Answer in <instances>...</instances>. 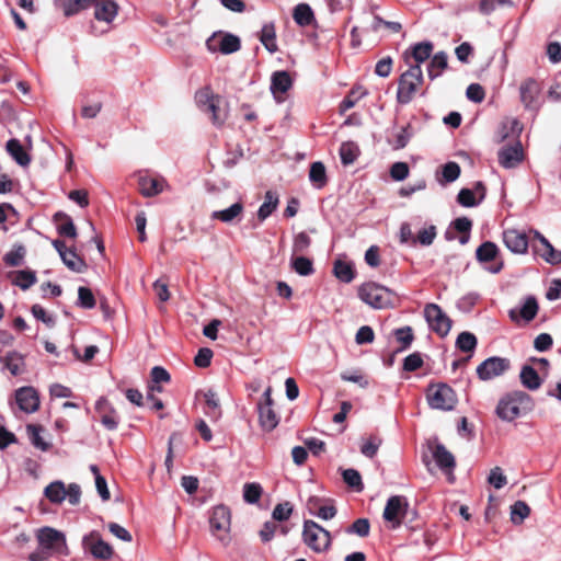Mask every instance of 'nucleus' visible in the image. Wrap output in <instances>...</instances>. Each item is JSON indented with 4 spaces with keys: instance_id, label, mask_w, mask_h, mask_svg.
Returning <instances> with one entry per match:
<instances>
[{
    "instance_id": "f257e3e1",
    "label": "nucleus",
    "mask_w": 561,
    "mask_h": 561,
    "mask_svg": "<svg viewBox=\"0 0 561 561\" xmlns=\"http://www.w3.org/2000/svg\"><path fill=\"white\" fill-rule=\"evenodd\" d=\"M534 409L531 397L525 391L516 390L504 396L497 403L496 415L506 422L527 414Z\"/></svg>"
},
{
    "instance_id": "f03ea898",
    "label": "nucleus",
    "mask_w": 561,
    "mask_h": 561,
    "mask_svg": "<svg viewBox=\"0 0 561 561\" xmlns=\"http://www.w3.org/2000/svg\"><path fill=\"white\" fill-rule=\"evenodd\" d=\"M358 296L365 304L375 309L392 308L398 300L393 290L375 282L363 284L358 289Z\"/></svg>"
},
{
    "instance_id": "7ed1b4c3",
    "label": "nucleus",
    "mask_w": 561,
    "mask_h": 561,
    "mask_svg": "<svg viewBox=\"0 0 561 561\" xmlns=\"http://www.w3.org/2000/svg\"><path fill=\"white\" fill-rule=\"evenodd\" d=\"M37 548L48 552V554L67 557L69 549L66 536L62 531L53 527L45 526L36 531Z\"/></svg>"
},
{
    "instance_id": "20e7f679",
    "label": "nucleus",
    "mask_w": 561,
    "mask_h": 561,
    "mask_svg": "<svg viewBox=\"0 0 561 561\" xmlns=\"http://www.w3.org/2000/svg\"><path fill=\"white\" fill-rule=\"evenodd\" d=\"M424 81L422 68L419 65H410L399 78L397 101L400 104L410 103L420 85Z\"/></svg>"
},
{
    "instance_id": "39448f33",
    "label": "nucleus",
    "mask_w": 561,
    "mask_h": 561,
    "mask_svg": "<svg viewBox=\"0 0 561 561\" xmlns=\"http://www.w3.org/2000/svg\"><path fill=\"white\" fill-rule=\"evenodd\" d=\"M304 542L316 552L327 551L331 546V534L311 519L304 522Z\"/></svg>"
},
{
    "instance_id": "423d86ee",
    "label": "nucleus",
    "mask_w": 561,
    "mask_h": 561,
    "mask_svg": "<svg viewBox=\"0 0 561 561\" xmlns=\"http://www.w3.org/2000/svg\"><path fill=\"white\" fill-rule=\"evenodd\" d=\"M426 397L430 407L435 410L450 411L457 403L455 391L446 383L430 386Z\"/></svg>"
},
{
    "instance_id": "0eeeda50",
    "label": "nucleus",
    "mask_w": 561,
    "mask_h": 561,
    "mask_svg": "<svg viewBox=\"0 0 561 561\" xmlns=\"http://www.w3.org/2000/svg\"><path fill=\"white\" fill-rule=\"evenodd\" d=\"M272 388L267 387L262 396V400L257 402L256 410L259 413V423L263 431L271 432L279 423V416L273 409Z\"/></svg>"
},
{
    "instance_id": "6e6552de",
    "label": "nucleus",
    "mask_w": 561,
    "mask_h": 561,
    "mask_svg": "<svg viewBox=\"0 0 561 561\" xmlns=\"http://www.w3.org/2000/svg\"><path fill=\"white\" fill-rule=\"evenodd\" d=\"M425 320L432 331L439 336H446L451 329L450 318L436 304H427L424 308Z\"/></svg>"
},
{
    "instance_id": "1a4fd4ad",
    "label": "nucleus",
    "mask_w": 561,
    "mask_h": 561,
    "mask_svg": "<svg viewBox=\"0 0 561 561\" xmlns=\"http://www.w3.org/2000/svg\"><path fill=\"white\" fill-rule=\"evenodd\" d=\"M409 507L408 500L402 495H392L387 500L382 517L391 523L393 529L400 527Z\"/></svg>"
},
{
    "instance_id": "9d476101",
    "label": "nucleus",
    "mask_w": 561,
    "mask_h": 561,
    "mask_svg": "<svg viewBox=\"0 0 561 561\" xmlns=\"http://www.w3.org/2000/svg\"><path fill=\"white\" fill-rule=\"evenodd\" d=\"M511 368L508 358L492 356L484 359L477 367V375L479 379L486 381L504 375Z\"/></svg>"
},
{
    "instance_id": "9b49d317",
    "label": "nucleus",
    "mask_w": 561,
    "mask_h": 561,
    "mask_svg": "<svg viewBox=\"0 0 561 561\" xmlns=\"http://www.w3.org/2000/svg\"><path fill=\"white\" fill-rule=\"evenodd\" d=\"M499 255V248L492 241L483 242L476 251V259L481 264L491 263V265L485 266V268L492 273L497 274L502 271L504 264L503 261H496Z\"/></svg>"
},
{
    "instance_id": "f8f14e48",
    "label": "nucleus",
    "mask_w": 561,
    "mask_h": 561,
    "mask_svg": "<svg viewBox=\"0 0 561 561\" xmlns=\"http://www.w3.org/2000/svg\"><path fill=\"white\" fill-rule=\"evenodd\" d=\"M84 551L90 552L96 559H110L114 551L113 548L105 542L98 531H91L82 539Z\"/></svg>"
},
{
    "instance_id": "ddd939ff",
    "label": "nucleus",
    "mask_w": 561,
    "mask_h": 561,
    "mask_svg": "<svg viewBox=\"0 0 561 561\" xmlns=\"http://www.w3.org/2000/svg\"><path fill=\"white\" fill-rule=\"evenodd\" d=\"M499 163L505 169L516 168L524 160V151L519 140L503 146L497 152Z\"/></svg>"
},
{
    "instance_id": "4468645a",
    "label": "nucleus",
    "mask_w": 561,
    "mask_h": 561,
    "mask_svg": "<svg viewBox=\"0 0 561 561\" xmlns=\"http://www.w3.org/2000/svg\"><path fill=\"white\" fill-rule=\"evenodd\" d=\"M18 408L24 413H34L39 408V397L33 387H21L14 393Z\"/></svg>"
},
{
    "instance_id": "2eb2a0df",
    "label": "nucleus",
    "mask_w": 561,
    "mask_h": 561,
    "mask_svg": "<svg viewBox=\"0 0 561 561\" xmlns=\"http://www.w3.org/2000/svg\"><path fill=\"white\" fill-rule=\"evenodd\" d=\"M433 48L434 45L430 41L416 43L403 53L404 61L409 66L419 65L421 67V64L431 57Z\"/></svg>"
},
{
    "instance_id": "dca6fc26",
    "label": "nucleus",
    "mask_w": 561,
    "mask_h": 561,
    "mask_svg": "<svg viewBox=\"0 0 561 561\" xmlns=\"http://www.w3.org/2000/svg\"><path fill=\"white\" fill-rule=\"evenodd\" d=\"M307 508L311 515L323 520L334 518L337 513L331 500H323L318 496H310L308 499Z\"/></svg>"
},
{
    "instance_id": "f3484780",
    "label": "nucleus",
    "mask_w": 561,
    "mask_h": 561,
    "mask_svg": "<svg viewBox=\"0 0 561 561\" xmlns=\"http://www.w3.org/2000/svg\"><path fill=\"white\" fill-rule=\"evenodd\" d=\"M414 134L415 130L410 123L401 127L393 126L390 130V136L387 138V142L392 149L400 150L408 146Z\"/></svg>"
},
{
    "instance_id": "a211bd4d",
    "label": "nucleus",
    "mask_w": 561,
    "mask_h": 561,
    "mask_svg": "<svg viewBox=\"0 0 561 561\" xmlns=\"http://www.w3.org/2000/svg\"><path fill=\"white\" fill-rule=\"evenodd\" d=\"M167 182L163 178L140 174L138 176V190L145 197H153L163 192Z\"/></svg>"
},
{
    "instance_id": "6ab92c4d",
    "label": "nucleus",
    "mask_w": 561,
    "mask_h": 561,
    "mask_svg": "<svg viewBox=\"0 0 561 561\" xmlns=\"http://www.w3.org/2000/svg\"><path fill=\"white\" fill-rule=\"evenodd\" d=\"M503 242L513 253L523 254L528 249V238L524 232L515 229L505 230L503 232Z\"/></svg>"
},
{
    "instance_id": "aec40b11",
    "label": "nucleus",
    "mask_w": 561,
    "mask_h": 561,
    "mask_svg": "<svg viewBox=\"0 0 561 561\" xmlns=\"http://www.w3.org/2000/svg\"><path fill=\"white\" fill-rule=\"evenodd\" d=\"M230 511L225 505H217L213 508L209 517V525L211 530L227 533L230 529Z\"/></svg>"
},
{
    "instance_id": "412c9836",
    "label": "nucleus",
    "mask_w": 561,
    "mask_h": 561,
    "mask_svg": "<svg viewBox=\"0 0 561 561\" xmlns=\"http://www.w3.org/2000/svg\"><path fill=\"white\" fill-rule=\"evenodd\" d=\"M93 7L98 21L111 23L117 16L118 4L114 0H95Z\"/></svg>"
},
{
    "instance_id": "4be33fe9",
    "label": "nucleus",
    "mask_w": 561,
    "mask_h": 561,
    "mask_svg": "<svg viewBox=\"0 0 561 561\" xmlns=\"http://www.w3.org/2000/svg\"><path fill=\"white\" fill-rule=\"evenodd\" d=\"M540 88L538 82L533 79H526L519 88L520 101L526 108L533 110L536 107V101L539 95Z\"/></svg>"
},
{
    "instance_id": "5701e85b",
    "label": "nucleus",
    "mask_w": 561,
    "mask_h": 561,
    "mask_svg": "<svg viewBox=\"0 0 561 561\" xmlns=\"http://www.w3.org/2000/svg\"><path fill=\"white\" fill-rule=\"evenodd\" d=\"M207 47L209 50L218 49L221 54L229 55L241 48V41L237 35L226 33L220 37L218 48L213 47L210 39L207 41Z\"/></svg>"
},
{
    "instance_id": "b1692460",
    "label": "nucleus",
    "mask_w": 561,
    "mask_h": 561,
    "mask_svg": "<svg viewBox=\"0 0 561 561\" xmlns=\"http://www.w3.org/2000/svg\"><path fill=\"white\" fill-rule=\"evenodd\" d=\"M433 457L436 465L442 470H453L456 466L455 457L440 443L436 444L433 450Z\"/></svg>"
},
{
    "instance_id": "393cba45",
    "label": "nucleus",
    "mask_w": 561,
    "mask_h": 561,
    "mask_svg": "<svg viewBox=\"0 0 561 561\" xmlns=\"http://www.w3.org/2000/svg\"><path fill=\"white\" fill-rule=\"evenodd\" d=\"M519 378L522 385L531 391L539 389L542 383L537 370L529 365H524L522 367Z\"/></svg>"
},
{
    "instance_id": "a878e982",
    "label": "nucleus",
    "mask_w": 561,
    "mask_h": 561,
    "mask_svg": "<svg viewBox=\"0 0 561 561\" xmlns=\"http://www.w3.org/2000/svg\"><path fill=\"white\" fill-rule=\"evenodd\" d=\"M5 147L9 154L14 159V161L22 167H26L30 164L31 158L23 149V146L21 145L20 140L12 138L8 140Z\"/></svg>"
},
{
    "instance_id": "bb28decb",
    "label": "nucleus",
    "mask_w": 561,
    "mask_h": 561,
    "mask_svg": "<svg viewBox=\"0 0 561 561\" xmlns=\"http://www.w3.org/2000/svg\"><path fill=\"white\" fill-rule=\"evenodd\" d=\"M242 213H243V204L240 202H237L226 209L213 211L211 218L220 220L226 224H230L234 219L240 218Z\"/></svg>"
},
{
    "instance_id": "cd10ccee",
    "label": "nucleus",
    "mask_w": 561,
    "mask_h": 561,
    "mask_svg": "<svg viewBox=\"0 0 561 561\" xmlns=\"http://www.w3.org/2000/svg\"><path fill=\"white\" fill-rule=\"evenodd\" d=\"M222 99L217 95L215 101L209 103L203 112L210 114V119L213 124L217 127H220L225 124L227 119V112L221 108Z\"/></svg>"
},
{
    "instance_id": "c85d7f7f",
    "label": "nucleus",
    "mask_w": 561,
    "mask_h": 561,
    "mask_svg": "<svg viewBox=\"0 0 561 561\" xmlns=\"http://www.w3.org/2000/svg\"><path fill=\"white\" fill-rule=\"evenodd\" d=\"M260 41L270 53L274 54L277 51L276 31L273 22L265 23L262 26Z\"/></svg>"
},
{
    "instance_id": "c756f323",
    "label": "nucleus",
    "mask_w": 561,
    "mask_h": 561,
    "mask_svg": "<svg viewBox=\"0 0 561 561\" xmlns=\"http://www.w3.org/2000/svg\"><path fill=\"white\" fill-rule=\"evenodd\" d=\"M293 81L287 71H276L272 75L271 91L276 93H286L291 88Z\"/></svg>"
},
{
    "instance_id": "7c9ffc66",
    "label": "nucleus",
    "mask_w": 561,
    "mask_h": 561,
    "mask_svg": "<svg viewBox=\"0 0 561 561\" xmlns=\"http://www.w3.org/2000/svg\"><path fill=\"white\" fill-rule=\"evenodd\" d=\"M309 180H310L311 184L318 190H320L327 185V183H328L327 170L322 162L317 161V162L311 163L310 170H309Z\"/></svg>"
},
{
    "instance_id": "2f4dec72",
    "label": "nucleus",
    "mask_w": 561,
    "mask_h": 561,
    "mask_svg": "<svg viewBox=\"0 0 561 561\" xmlns=\"http://www.w3.org/2000/svg\"><path fill=\"white\" fill-rule=\"evenodd\" d=\"M1 360H3L4 367L13 376L21 375L24 371V358L18 352H9Z\"/></svg>"
},
{
    "instance_id": "473e14b6",
    "label": "nucleus",
    "mask_w": 561,
    "mask_h": 561,
    "mask_svg": "<svg viewBox=\"0 0 561 561\" xmlns=\"http://www.w3.org/2000/svg\"><path fill=\"white\" fill-rule=\"evenodd\" d=\"M293 18L299 26H308L314 21L313 11L307 3L297 4L293 11Z\"/></svg>"
},
{
    "instance_id": "72a5a7b5",
    "label": "nucleus",
    "mask_w": 561,
    "mask_h": 561,
    "mask_svg": "<svg viewBox=\"0 0 561 561\" xmlns=\"http://www.w3.org/2000/svg\"><path fill=\"white\" fill-rule=\"evenodd\" d=\"M447 68V54L445 51L436 53L428 66H427V75L431 80L436 79L440 76L442 71Z\"/></svg>"
},
{
    "instance_id": "f704fd0d",
    "label": "nucleus",
    "mask_w": 561,
    "mask_h": 561,
    "mask_svg": "<svg viewBox=\"0 0 561 561\" xmlns=\"http://www.w3.org/2000/svg\"><path fill=\"white\" fill-rule=\"evenodd\" d=\"M60 259L62 263L72 272L83 273L87 268L84 260L81 259L73 249L61 253Z\"/></svg>"
},
{
    "instance_id": "c9c22d12",
    "label": "nucleus",
    "mask_w": 561,
    "mask_h": 561,
    "mask_svg": "<svg viewBox=\"0 0 561 561\" xmlns=\"http://www.w3.org/2000/svg\"><path fill=\"white\" fill-rule=\"evenodd\" d=\"M277 194L272 191H267L265 193L264 202L257 210V218L260 219V221H264L267 217H270L273 214V211L277 208Z\"/></svg>"
},
{
    "instance_id": "e433bc0d",
    "label": "nucleus",
    "mask_w": 561,
    "mask_h": 561,
    "mask_svg": "<svg viewBox=\"0 0 561 561\" xmlns=\"http://www.w3.org/2000/svg\"><path fill=\"white\" fill-rule=\"evenodd\" d=\"M95 0H62L61 9L65 16L69 18L93 5Z\"/></svg>"
},
{
    "instance_id": "4c0bfd02",
    "label": "nucleus",
    "mask_w": 561,
    "mask_h": 561,
    "mask_svg": "<svg viewBox=\"0 0 561 561\" xmlns=\"http://www.w3.org/2000/svg\"><path fill=\"white\" fill-rule=\"evenodd\" d=\"M290 266L300 276H309L314 273L312 260L304 255H293L290 259Z\"/></svg>"
},
{
    "instance_id": "58836bf2",
    "label": "nucleus",
    "mask_w": 561,
    "mask_h": 561,
    "mask_svg": "<svg viewBox=\"0 0 561 561\" xmlns=\"http://www.w3.org/2000/svg\"><path fill=\"white\" fill-rule=\"evenodd\" d=\"M45 496L54 504H59L66 499V488L64 482L54 481L44 490Z\"/></svg>"
},
{
    "instance_id": "ea45409f",
    "label": "nucleus",
    "mask_w": 561,
    "mask_h": 561,
    "mask_svg": "<svg viewBox=\"0 0 561 561\" xmlns=\"http://www.w3.org/2000/svg\"><path fill=\"white\" fill-rule=\"evenodd\" d=\"M13 275L14 279L12 283L22 290L28 289L37 280L35 272L30 270L15 271Z\"/></svg>"
},
{
    "instance_id": "a19ab883",
    "label": "nucleus",
    "mask_w": 561,
    "mask_h": 561,
    "mask_svg": "<svg viewBox=\"0 0 561 561\" xmlns=\"http://www.w3.org/2000/svg\"><path fill=\"white\" fill-rule=\"evenodd\" d=\"M26 249L23 244H14L13 248L3 256V262L8 266H20L23 263Z\"/></svg>"
},
{
    "instance_id": "79ce46f5",
    "label": "nucleus",
    "mask_w": 561,
    "mask_h": 561,
    "mask_svg": "<svg viewBox=\"0 0 561 561\" xmlns=\"http://www.w3.org/2000/svg\"><path fill=\"white\" fill-rule=\"evenodd\" d=\"M333 273L334 276L343 283H351L355 277L353 266L341 260H337L334 263Z\"/></svg>"
},
{
    "instance_id": "37998d69",
    "label": "nucleus",
    "mask_w": 561,
    "mask_h": 561,
    "mask_svg": "<svg viewBox=\"0 0 561 561\" xmlns=\"http://www.w3.org/2000/svg\"><path fill=\"white\" fill-rule=\"evenodd\" d=\"M478 344L476 335L463 331L456 339V347L465 353H473Z\"/></svg>"
},
{
    "instance_id": "c03bdc74",
    "label": "nucleus",
    "mask_w": 561,
    "mask_h": 561,
    "mask_svg": "<svg viewBox=\"0 0 561 561\" xmlns=\"http://www.w3.org/2000/svg\"><path fill=\"white\" fill-rule=\"evenodd\" d=\"M357 156H358V147L354 142L346 141L341 145L340 158H341L342 164L350 165V164L354 163Z\"/></svg>"
},
{
    "instance_id": "a18cd8bd",
    "label": "nucleus",
    "mask_w": 561,
    "mask_h": 561,
    "mask_svg": "<svg viewBox=\"0 0 561 561\" xmlns=\"http://www.w3.org/2000/svg\"><path fill=\"white\" fill-rule=\"evenodd\" d=\"M529 514L530 508L523 501H517L511 506V520L515 525L522 524Z\"/></svg>"
},
{
    "instance_id": "49530a36",
    "label": "nucleus",
    "mask_w": 561,
    "mask_h": 561,
    "mask_svg": "<svg viewBox=\"0 0 561 561\" xmlns=\"http://www.w3.org/2000/svg\"><path fill=\"white\" fill-rule=\"evenodd\" d=\"M436 236V227L434 225H430L417 232L416 238L412 240V244L420 243L423 247H428L434 242Z\"/></svg>"
},
{
    "instance_id": "de8ad7c7",
    "label": "nucleus",
    "mask_w": 561,
    "mask_h": 561,
    "mask_svg": "<svg viewBox=\"0 0 561 561\" xmlns=\"http://www.w3.org/2000/svg\"><path fill=\"white\" fill-rule=\"evenodd\" d=\"M41 432V426L33 424L27 425V433L30 435L32 445L42 451H47L50 447V444L43 439Z\"/></svg>"
},
{
    "instance_id": "09e8293b",
    "label": "nucleus",
    "mask_w": 561,
    "mask_h": 561,
    "mask_svg": "<svg viewBox=\"0 0 561 561\" xmlns=\"http://www.w3.org/2000/svg\"><path fill=\"white\" fill-rule=\"evenodd\" d=\"M62 218L65 220L64 224L59 225L57 230L58 233L62 237L72 238L75 239L77 237V229L72 221V219L64 214V213H57L55 215V219Z\"/></svg>"
},
{
    "instance_id": "8fccbe9b",
    "label": "nucleus",
    "mask_w": 561,
    "mask_h": 561,
    "mask_svg": "<svg viewBox=\"0 0 561 561\" xmlns=\"http://www.w3.org/2000/svg\"><path fill=\"white\" fill-rule=\"evenodd\" d=\"M204 398L208 408L206 413L213 419H218L220 416V408L217 393L213 389H208L204 393Z\"/></svg>"
},
{
    "instance_id": "3c124183",
    "label": "nucleus",
    "mask_w": 561,
    "mask_h": 561,
    "mask_svg": "<svg viewBox=\"0 0 561 561\" xmlns=\"http://www.w3.org/2000/svg\"><path fill=\"white\" fill-rule=\"evenodd\" d=\"M342 477H343L344 482L348 486H351L357 491H362L364 489L360 473L356 469H353V468L344 469L342 471Z\"/></svg>"
},
{
    "instance_id": "603ef678",
    "label": "nucleus",
    "mask_w": 561,
    "mask_h": 561,
    "mask_svg": "<svg viewBox=\"0 0 561 561\" xmlns=\"http://www.w3.org/2000/svg\"><path fill=\"white\" fill-rule=\"evenodd\" d=\"M262 491V486L259 483H245L243 486V499L249 504H255L259 502Z\"/></svg>"
},
{
    "instance_id": "864d4df0",
    "label": "nucleus",
    "mask_w": 561,
    "mask_h": 561,
    "mask_svg": "<svg viewBox=\"0 0 561 561\" xmlns=\"http://www.w3.org/2000/svg\"><path fill=\"white\" fill-rule=\"evenodd\" d=\"M538 308L536 298L533 296L527 297L520 308L522 318L526 321H531L537 316Z\"/></svg>"
},
{
    "instance_id": "5fc2aeb1",
    "label": "nucleus",
    "mask_w": 561,
    "mask_h": 561,
    "mask_svg": "<svg viewBox=\"0 0 561 561\" xmlns=\"http://www.w3.org/2000/svg\"><path fill=\"white\" fill-rule=\"evenodd\" d=\"M217 94H214L209 87H204L195 93V102L201 111L215 101Z\"/></svg>"
},
{
    "instance_id": "6e6d98bb",
    "label": "nucleus",
    "mask_w": 561,
    "mask_h": 561,
    "mask_svg": "<svg viewBox=\"0 0 561 561\" xmlns=\"http://www.w3.org/2000/svg\"><path fill=\"white\" fill-rule=\"evenodd\" d=\"M78 306L83 309H92L95 307V298L90 288L83 286L79 287Z\"/></svg>"
},
{
    "instance_id": "4d7b16f0",
    "label": "nucleus",
    "mask_w": 561,
    "mask_h": 561,
    "mask_svg": "<svg viewBox=\"0 0 561 561\" xmlns=\"http://www.w3.org/2000/svg\"><path fill=\"white\" fill-rule=\"evenodd\" d=\"M394 336L401 343L400 351L410 347L414 339L412 328L408 325L394 330Z\"/></svg>"
},
{
    "instance_id": "13d9d810",
    "label": "nucleus",
    "mask_w": 561,
    "mask_h": 561,
    "mask_svg": "<svg viewBox=\"0 0 561 561\" xmlns=\"http://www.w3.org/2000/svg\"><path fill=\"white\" fill-rule=\"evenodd\" d=\"M504 5L512 7L513 1L512 0H480L479 11L484 15H489L493 11H495V9L497 7H504Z\"/></svg>"
},
{
    "instance_id": "bf43d9fd",
    "label": "nucleus",
    "mask_w": 561,
    "mask_h": 561,
    "mask_svg": "<svg viewBox=\"0 0 561 561\" xmlns=\"http://www.w3.org/2000/svg\"><path fill=\"white\" fill-rule=\"evenodd\" d=\"M460 175V167L457 162L450 161L443 165L442 176L445 183L456 181Z\"/></svg>"
},
{
    "instance_id": "052dcab7",
    "label": "nucleus",
    "mask_w": 561,
    "mask_h": 561,
    "mask_svg": "<svg viewBox=\"0 0 561 561\" xmlns=\"http://www.w3.org/2000/svg\"><path fill=\"white\" fill-rule=\"evenodd\" d=\"M293 510H294V507H293L291 503H289V502L279 503L274 507L272 517L274 520L285 522L290 517Z\"/></svg>"
},
{
    "instance_id": "680f3d73",
    "label": "nucleus",
    "mask_w": 561,
    "mask_h": 561,
    "mask_svg": "<svg viewBox=\"0 0 561 561\" xmlns=\"http://www.w3.org/2000/svg\"><path fill=\"white\" fill-rule=\"evenodd\" d=\"M488 482L495 489L500 490L506 485L507 478L500 467H494L489 473Z\"/></svg>"
},
{
    "instance_id": "e2e57ef3",
    "label": "nucleus",
    "mask_w": 561,
    "mask_h": 561,
    "mask_svg": "<svg viewBox=\"0 0 561 561\" xmlns=\"http://www.w3.org/2000/svg\"><path fill=\"white\" fill-rule=\"evenodd\" d=\"M457 202L463 207H476L480 204L470 188H461L457 195Z\"/></svg>"
},
{
    "instance_id": "0e129e2a",
    "label": "nucleus",
    "mask_w": 561,
    "mask_h": 561,
    "mask_svg": "<svg viewBox=\"0 0 561 561\" xmlns=\"http://www.w3.org/2000/svg\"><path fill=\"white\" fill-rule=\"evenodd\" d=\"M370 524L367 518L356 519L348 528V534H356L359 537H367L369 535Z\"/></svg>"
},
{
    "instance_id": "69168bd1",
    "label": "nucleus",
    "mask_w": 561,
    "mask_h": 561,
    "mask_svg": "<svg viewBox=\"0 0 561 561\" xmlns=\"http://www.w3.org/2000/svg\"><path fill=\"white\" fill-rule=\"evenodd\" d=\"M310 244H311L310 237L305 231H301V232L297 233L294 238L293 252L294 253H304L308 250Z\"/></svg>"
},
{
    "instance_id": "338daca9",
    "label": "nucleus",
    "mask_w": 561,
    "mask_h": 561,
    "mask_svg": "<svg viewBox=\"0 0 561 561\" xmlns=\"http://www.w3.org/2000/svg\"><path fill=\"white\" fill-rule=\"evenodd\" d=\"M409 172L410 169L407 162H394L390 168V176L398 182L405 180Z\"/></svg>"
},
{
    "instance_id": "774afa93",
    "label": "nucleus",
    "mask_w": 561,
    "mask_h": 561,
    "mask_svg": "<svg viewBox=\"0 0 561 561\" xmlns=\"http://www.w3.org/2000/svg\"><path fill=\"white\" fill-rule=\"evenodd\" d=\"M213 355L214 354L210 348L202 347L194 357V364L199 368H206L210 365Z\"/></svg>"
}]
</instances>
